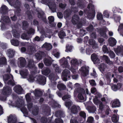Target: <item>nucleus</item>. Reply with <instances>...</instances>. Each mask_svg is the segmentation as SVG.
<instances>
[{"instance_id":"obj_40","label":"nucleus","mask_w":123,"mask_h":123,"mask_svg":"<svg viewBox=\"0 0 123 123\" xmlns=\"http://www.w3.org/2000/svg\"><path fill=\"white\" fill-rule=\"evenodd\" d=\"M20 74L22 76V78H27L28 74L27 70H25L24 71H21L20 72Z\"/></svg>"},{"instance_id":"obj_1","label":"nucleus","mask_w":123,"mask_h":123,"mask_svg":"<svg viewBox=\"0 0 123 123\" xmlns=\"http://www.w3.org/2000/svg\"><path fill=\"white\" fill-rule=\"evenodd\" d=\"M59 62L62 67L64 68H68L74 74L76 73L80 64L85 62L81 60L79 61L75 58H71L68 56L66 58H63Z\"/></svg>"},{"instance_id":"obj_19","label":"nucleus","mask_w":123,"mask_h":123,"mask_svg":"<svg viewBox=\"0 0 123 123\" xmlns=\"http://www.w3.org/2000/svg\"><path fill=\"white\" fill-rule=\"evenodd\" d=\"M36 13L38 18H42L43 21L45 22L46 21V18L43 11L39 9L38 10L36 11Z\"/></svg>"},{"instance_id":"obj_3","label":"nucleus","mask_w":123,"mask_h":123,"mask_svg":"<svg viewBox=\"0 0 123 123\" xmlns=\"http://www.w3.org/2000/svg\"><path fill=\"white\" fill-rule=\"evenodd\" d=\"M89 1L90 3L87 7L88 10L85 9L84 11V12L86 13L88 18L90 19H92L94 17L95 13L94 6L92 4V0H89Z\"/></svg>"},{"instance_id":"obj_49","label":"nucleus","mask_w":123,"mask_h":123,"mask_svg":"<svg viewBox=\"0 0 123 123\" xmlns=\"http://www.w3.org/2000/svg\"><path fill=\"white\" fill-rule=\"evenodd\" d=\"M73 47L70 45H67L66 47L65 51L67 52H71L72 51Z\"/></svg>"},{"instance_id":"obj_4","label":"nucleus","mask_w":123,"mask_h":123,"mask_svg":"<svg viewBox=\"0 0 123 123\" xmlns=\"http://www.w3.org/2000/svg\"><path fill=\"white\" fill-rule=\"evenodd\" d=\"M77 92L78 93V98L81 100H85L86 99V96L85 94V91L83 89L78 88L75 90L74 92V96H76V92Z\"/></svg>"},{"instance_id":"obj_45","label":"nucleus","mask_w":123,"mask_h":123,"mask_svg":"<svg viewBox=\"0 0 123 123\" xmlns=\"http://www.w3.org/2000/svg\"><path fill=\"white\" fill-rule=\"evenodd\" d=\"M71 12L69 10H66L64 13V18L66 19L71 14Z\"/></svg>"},{"instance_id":"obj_57","label":"nucleus","mask_w":123,"mask_h":123,"mask_svg":"<svg viewBox=\"0 0 123 123\" xmlns=\"http://www.w3.org/2000/svg\"><path fill=\"white\" fill-rule=\"evenodd\" d=\"M88 47L86 49V53L87 55H90L91 53L92 52V51L91 48L88 45Z\"/></svg>"},{"instance_id":"obj_24","label":"nucleus","mask_w":123,"mask_h":123,"mask_svg":"<svg viewBox=\"0 0 123 123\" xmlns=\"http://www.w3.org/2000/svg\"><path fill=\"white\" fill-rule=\"evenodd\" d=\"M14 91L17 93L18 94H21L22 93L23 91L21 86L17 85L15 87L13 88Z\"/></svg>"},{"instance_id":"obj_31","label":"nucleus","mask_w":123,"mask_h":123,"mask_svg":"<svg viewBox=\"0 0 123 123\" xmlns=\"http://www.w3.org/2000/svg\"><path fill=\"white\" fill-rule=\"evenodd\" d=\"M42 48H45L47 50H49L52 49V46L50 43H45L42 46Z\"/></svg>"},{"instance_id":"obj_2","label":"nucleus","mask_w":123,"mask_h":123,"mask_svg":"<svg viewBox=\"0 0 123 123\" xmlns=\"http://www.w3.org/2000/svg\"><path fill=\"white\" fill-rule=\"evenodd\" d=\"M16 98L17 100V101L15 102V103L13 101L10 102L8 103V104L12 106L19 108L24 114V116L26 117H27L28 112L24 105V101L21 100L18 97H16Z\"/></svg>"},{"instance_id":"obj_50","label":"nucleus","mask_w":123,"mask_h":123,"mask_svg":"<svg viewBox=\"0 0 123 123\" xmlns=\"http://www.w3.org/2000/svg\"><path fill=\"white\" fill-rule=\"evenodd\" d=\"M112 121L114 123H116L118 122L119 120V116H117L116 115H114L112 118Z\"/></svg>"},{"instance_id":"obj_38","label":"nucleus","mask_w":123,"mask_h":123,"mask_svg":"<svg viewBox=\"0 0 123 123\" xmlns=\"http://www.w3.org/2000/svg\"><path fill=\"white\" fill-rule=\"evenodd\" d=\"M6 63V59L5 57H2L0 58V67H2Z\"/></svg>"},{"instance_id":"obj_52","label":"nucleus","mask_w":123,"mask_h":123,"mask_svg":"<svg viewBox=\"0 0 123 123\" xmlns=\"http://www.w3.org/2000/svg\"><path fill=\"white\" fill-rule=\"evenodd\" d=\"M58 35L60 38H63L66 36L65 32L62 31H61L58 34Z\"/></svg>"},{"instance_id":"obj_32","label":"nucleus","mask_w":123,"mask_h":123,"mask_svg":"<svg viewBox=\"0 0 123 123\" xmlns=\"http://www.w3.org/2000/svg\"><path fill=\"white\" fill-rule=\"evenodd\" d=\"M44 52L41 51L35 54V57L37 60L39 61L42 59V56L44 55Z\"/></svg>"},{"instance_id":"obj_27","label":"nucleus","mask_w":123,"mask_h":123,"mask_svg":"<svg viewBox=\"0 0 123 123\" xmlns=\"http://www.w3.org/2000/svg\"><path fill=\"white\" fill-rule=\"evenodd\" d=\"M38 78L37 76L35 77L34 76L32 75H30L27 78L28 81L30 82H33L34 81H36L37 78Z\"/></svg>"},{"instance_id":"obj_62","label":"nucleus","mask_w":123,"mask_h":123,"mask_svg":"<svg viewBox=\"0 0 123 123\" xmlns=\"http://www.w3.org/2000/svg\"><path fill=\"white\" fill-rule=\"evenodd\" d=\"M28 24L25 21H24L23 22L22 28L23 29H25L27 27Z\"/></svg>"},{"instance_id":"obj_26","label":"nucleus","mask_w":123,"mask_h":123,"mask_svg":"<svg viewBox=\"0 0 123 123\" xmlns=\"http://www.w3.org/2000/svg\"><path fill=\"white\" fill-rule=\"evenodd\" d=\"M20 63L19 67L20 68L24 67L25 65L26 61L25 59L23 57H20L18 59Z\"/></svg>"},{"instance_id":"obj_21","label":"nucleus","mask_w":123,"mask_h":123,"mask_svg":"<svg viewBox=\"0 0 123 123\" xmlns=\"http://www.w3.org/2000/svg\"><path fill=\"white\" fill-rule=\"evenodd\" d=\"M108 31V30L105 27H104L100 30V34L101 36L107 39L108 37L106 35V32Z\"/></svg>"},{"instance_id":"obj_13","label":"nucleus","mask_w":123,"mask_h":123,"mask_svg":"<svg viewBox=\"0 0 123 123\" xmlns=\"http://www.w3.org/2000/svg\"><path fill=\"white\" fill-rule=\"evenodd\" d=\"M31 96L30 93H28L25 96L26 99L28 103V108L30 111H31L32 109V104L30 103L31 100Z\"/></svg>"},{"instance_id":"obj_64","label":"nucleus","mask_w":123,"mask_h":123,"mask_svg":"<svg viewBox=\"0 0 123 123\" xmlns=\"http://www.w3.org/2000/svg\"><path fill=\"white\" fill-rule=\"evenodd\" d=\"M104 16L106 18H108L109 17V14L107 11H105L103 13Z\"/></svg>"},{"instance_id":"obj_14","label":"nucleus","mask_w":123,"mask_h":123,"mask_svg":"<svg viewBox=\"0 0 123 123\" xmlns=\"http://www.w3.org/2000/svg\"><path fill=\"white\" fill-rule=\"evenodd\" d=\"M71 97V96L69 95H65L62 98V99L64 101L67 100L68 101L65 103V105L66 107L69 109L70 106L71 105L72 103V101L69 99Z\"/></svg>"},{"instance_id":"obj_33","label":"nucleus","mask_w":123,"mask_h":123,"mask_svg":"<svg viewBox=\"0 0 123 123\" xmlns=\"http://www.w3.org/2000/svg\"><path fill=\"white\" fill-rule=\"evenodd\" d=\"M10 21V19L7 16H4V15L2 16L1 18L0 21L1 22H2L3 23H9Z\"/></svg>"},{"instance_id":"obj_9","label":"nucleus","mask_w":123,"mask_h":123,"mask_svg":"<svg viewBox=\"0 0 123 123\" xmlns=\"http://www.w3.org/2000/svg\"><path fill=\"white\" fill-rule=\"evenodd\" d=\"M20 3L18 1H17L13 5L14 7L16 9V11L15 12V15L13 17H11V18L13 21L15 20L17 18L16 17V15H17L19 16L20 15V9L19 8V6H20Z\"/></svg>"},{"instance_id":"obj_28","label":"nucleus","mask_w":123,"mask_h":123,"mask_svg":"<svg viewBox=\"0 0 123 123\" xmlns=\"http://www.w3.org/2000/svg\"><path fill=\"white\" fill-rule=\"evenodd\" d=\"M122 84L120 83H117V85H113L111 86L112 89L114 91H116L121 87Z\"/></svg>"},{"instance_id":"obj_11","label":"nucleus","mask_w":123,"mask_h":123,"mask_svg":"<svg viewBox=\"0 0 123 123\" xmlns=\"http://www.w3.org/2000/svg\"><path fill=\"white\" fill-rule=\"evenodd\" d=\"M89 67L85 66L82 67L79 69V71L81 75L83 76H86L89 73Z\"/></svg>"},{"instance_id":"obj_25","label":"nucleus","mask_w":123,"mask_h":123,"mask_svg":"<svg viewBox=\"0 0 123 123\" xmlns=\"http://www.w3.org/2000/svg\"><path fill=\"white\" fill-rule=\"evenodd\" d=\"M16 121V117L14 116L11 115L8 117V123H15Z\"/></svg>"},{"instance_id":"obj_34","label":"nucleus","mask_w":123,"mask_h":123,"mask_svg":"<svg viewBox=\"0 0 123 123\" xmlns=\"http://www.w3.org/2000/svg\"><path fill=\"white\" fill-rule=\"evenodd\" d=\"M103 59L104 60H105L106 63L109 65L113 64V62L110 61L108 57L106 55H104L103 57Z\"/></svg>"},{"instance_id":"obj_44","label":"nucleus","mask_w":123,"mask_h":123,"mask_svg":"<svg viewBox=\"0 0 123 123\" xmlns=\"http://www.w3.org/2000/svg\"><path fill=\"white\" fill-rule=\"evenodd\" d=\"M11 44L14 46H17L19 44V42L17 40L12 39L10 41Z\"/></svg>"},{"instance_id":"obj_53","label":"nucleus","mask_w":123,"mask_h":123,"mask_svg":"<svg viewBox=\"0 0 123 123\" xmlns=\"http://www.w3.org/2000/svg\"><path fill=\"white\" fill-rule=\"evenodd\" d=\"M64 113L63 112L60 111L56 112L55 113V116L57 117L58 116L62 117H63L64 116Z\"/></svg>"},{"instance_id":"obj_30","label":"nucleus","mask_w":123,"mask_h":123,"mask_svg":"<svg viewBox=\"0 0 123 123\" xmlns=\"http://www.w3.org/2000/svg\"><path fill=\"white\" fill-rule=\"evenodd\" d=\"M84 0H78L77 5L78 7L82 9L84 8L85 5L84 3Z\"/></svg>"},{"instance_id":"obj_15","label":"nucleus","mask_w":123,"mask_h":123,"mask_svg":"<svg viewBox=\"0 0 123 123\" xmlns=\"http://www.w3.org/2000/svg\"><path fill=\"white\" fill-rule=\"evenodd\" d=\"M70 72L68 69H65L62 72V78L63 80L66 81L67 80V78H69L70 77Z\"/></svg>"},{"instance_id":"obj_8","label":"nucleus","mask_w":123,"mask_h":123,"mask_svg":"<svg viewBox=\"0 0 123 123\" xmlns=\"http://www.w3.org/2000/svg\"><path fill=\"white\" fill-rule=\"evenodd\" d=\"M101 97L102 95L100 93L97 92L96 94L95 98L93 100V102L95 104L99 105V108L100 110H102L103 107L102 103L99 99Z\"/></svg>"},{"instance_id":"obj_51","label":"nucleus","mask_w":123,"mask_h":123,"mask_svg":"<svg viewBox=\"0 0 123 123\" xmlns=\"http://www.w3.org/2000/svg\"><path fill=\"white\" fill-rule=\"evenodd\" d=\"M44 36L43 34L42 35L40 38L38 36H37L34 38L33 40V41H39L41 40V41H43V39L42 38L43 37V38H44Z\"/></svg>"},{"instance_id":"obj_54","label":"nucleus","mask_w":123,"mask_h":123,"mask_svg":"<svg viewBox=\"0 0 123 123\" xmlns=\"http://www.w3.org/2000/svg\"><path fill=\"white\" fill-rule=\"evenodd\" d=\"M57 87L59 90H64L66 88V86L62 84H60L58 85Z\"/></svg>"},{"instance_id":"obj_60","label":"nucleus","mask_w":123,"mask_h":123,"mask_svg":"<svg viewBox=\"0 0 123 123\" xmlns=\"http://www.w3.org/2000/svg\"><path fill=\"white\" fill-rule=\"evenodd\" d=\"M108 53H109V56L111 58H113L115 57V55L113 51L110 50Z\"/></svg>"},{"instance_id":"obj_59","label":"nucleus","mask_w":123,"mask_h":123,"mask_svg":"<svg viewBox=\"0 0 123 123\" xmlns=\"http://www.w3.org/2000/svg\"><path fill=\"white\" fill-rule=\"evenodd\" d=\"M12 34L13 36L16 38H18L20 37V35L17 33L16 31L13 30L12 31Z\"/></svg>"},{"instance_id":"obj_18","label":"nucleus","mask_w":123,"mask_h":123,"mask_svg":"<svg viewBox=\"0 0 123 123\" xmlns=\"http://www.w3.org/2000/svg\"><path fill=\"white\" fill-rule=\"evenodd\" d=\"M114 50L117 55H120L121 56L123 57V46H118L117 49L114 48Z\"/></svg>"},{"instance_id":"obj_41","label":"nucleus","mask_w":123,"mask_h":123,"mask_svg":"<svg viewBox=\"0 0 123 123\" xmlns=\"http://www.w3.org/2000/svg\"><path fill=\"white\" fill-rule=\"evenodd\" d=\"M43 94L42 92L39 89H36L35 90V95L37 97H38Z\"/></svg>"},{"instance_id":"obj_6","label":"nucleus","mask_w":123,"mask_h":123,"mask_svg":"<svg viewBox=\"0 0 123 123\" xmlns=\"http://www.w3.org/2000/svg\"><path fill=\"white\" fill-rule=\"evenodd\" d=\"M47 0H42L41 2L44 4H47L49 8L53 12H56V4L53 0H49L46 1Z\"/></svg>"},{"instance_id":"obj_37","label":"nucleus","mask_w":123,"mask_h":123,"mask_svg":"<svg viewBox=\"0 0 123 123\" xmlns=\"http://www.w3.org/2000/svg\"><path fill=\"white\" fill-rule=\"evenodd\" d=\"M80 107L78 106L74 105L72 107L71 110V112L74 114L76 113L78 111V110H80Z\"/></svg>"},{"instance_id":"obj_39","label":"nucleus","mask_w":123,"mask_h":123,"mask_svg":"<svg viewBox=\"0 0 123 123\" xmlns=\"http://www.w3.org/2000/svg\"><path fill=\"white\" fill-rule=\"evenodd\" d=\"M0 11L1 13L3 14H5L7 12V8L6 6L3 5L1 7Z\"/></svg>"},{"instance_id":"obj_35","label":"nucleus","mask_w":123,"mask_h":123,"mask_svg":"<svg viewBox=\"0 0 123 123\" xmlns=\"http://www.w3.org/2000/svg\"><path fill=\"white\" fill-rule=\"evenodd\" d=\"M15 51L12 49H9L7 50V54L8 57L10 58H12L14 55Z\"/></svg>"},{"instance_id":"obj_58","label":"nucleus","mask_w":123,"mask_h":123,"mask_svg":"<svg viewBox=\"0 0 123 123\" xmlns=\"http://www.w3.org/2000/svg\"><path fill=\"white\" fill-rule=\"evenodd\" d=\"M50 72V70L48 68H47L45 70H43L42 71V74L45 75H48Z\"/></svg>"},{"instance_id":"obj_43","label":"nucleus","mask_w":123,"mask_h":123,"mask_svg":"<svg viewBox=\"0 0 123 123\" xmlns=\"http://www.w3.org/2000/svg\"><path fill=\"white\" fill-rule=\"evenodd\" d=\"M50 80L51 81L52 80H55L57 79L58 78V77L56 75H54L53 74L50 75L49 77Z\"/></svg>"},{"instance_id":"obj_42","label":"nucleus","mask_w":123,"mask_h":123,"mask_svg":"<svg viewBox=\"0 0 123 123\" xmlns=\"http://www.w3.org/2000/svg\"><path fill=\"white\" fill-rule=\"evenodd\" d=\"M113 18L115 21L117 23H120V21L121 19V17L117 15L116 14L113 15Z\"/></svg>"},{"instance_id":"obj_23","label":"nucleus","mask_w":123,"mask_h":123,"mask_svg":"<svg viewBox=\"0 0 123 123\" xmlns=\"http://www.w3.org/2000/svg\"><path fill=\"white\" fill-rule=\"evenodd\" d=\"M108 42L110 46L113 47L116 45L117 41L113 37H111L109 39Z\"/></svg>"},{"instance_id":"obj_16","label":"nucleus","mask_w":123,"mask_h":123,"mask_svg":"<svg viewBox=\"0 0 123 123\" xmlns=\"http://www.w3.org/2000/svg\"><path fill=\"white\" fill-rule=\"evenodd\" d=\"M28 67L30 70L32 72L35 73L36 72L37 68L34 66L33 61L31 60H29L28 65Z\"/></svg>"},{"instance_id":"obj_22","label":"nucleus","mask_w":123,"mask_h":123,"mask_svg":"<svg viewBox=\"0 0 123 123\" xmlns=\"http://www.w3.org/2000/svg\"><path fill=\"white\" fill-rule=\"evenodd\" d=\"M112 107L113 108L119 107L120 106V102L118 99L114 100L111 102Z\"/></svg>"},{"instance_id":"obj_61","label":"nucleus","mask_w":123,"mask_h":123,"mask_svg":"<svg viewBox=\"0 0 123 123\" xmlns=\"http://www.w3.org/2000/svg\"><path fill=\"white\" fill-rule=\"evenodd\" d=\"M102 50L104 53H108L109 52V50L105 45L103 46L102 47Z\"/></svg>"},{"instance_id":"obj_5","label":"nucleus","mask_w":123,"mask_h":123,"mask_svg":"<svg viewBox=\"0 0 123 123\" xmlns=\"http://www.w3.org/2000/svg\"><path fill=\"white\" fill-rule=\"evenodd\" d=\"M11 92V90L10 87L5 86L2 92L1 96L0 98L1 100L3 101L5 100L6 99V96L10 94Z\"/></svg>"},{"instance_id":"obj_47","label":"nucleus","mask_w":123,"mask_h":123,"mask_svg":"<svg viewBox=\"0 0 123 123\" xmlns=\"http://www.w3.org/2000/svg\"><path fill=\"white\" fill-rule=\"evenodd\" d=\"M53 66L56 72L58 73H60L61 72V70L60 69L59 66L57 64H53Z\"/></svg>"},{"instance_id":"obj_29","label":"nucleus","mask_w":123,"mask_h":123,"mask_svg":"<svg viewBox=\"0 0 123 123\" xmlns=\"http://www.w3.org/2000/svg\"><path fill=\"white\" fill-rule=\"evenodd\" d=\"M44 62L45 65L47 66L50 65L52 63L51 58L49 57L48 58H45L44 60Z\"/></svg>"},{"instance_id":"obj_7","label":"nucleus","mask_w":123,"mask_h":123,"mask_svg":"<svg viewBox=\"0 0 123 123\" xmlns=\"http://www.w3.org/2000/svg\"><path fill=\"white\" fill-rule=\"evenodd\" d=\"M3 78L5 84L7 83L9 85H10L12 86L14 85L13 77L11 74H6L4 75Z\"/></svg>"},{"instance_id":"obj_12","label":"nucleus","mask_w":123,"mask_h":123,"mask_svg":"<svg viewBox=\"0 0 123 123\" xmlns=\"http://www.w3.org/2000/svg\"><path fill=\"white\" fill-rule=\"evenodd\" d=\"M79 18L78 15H74L72 19V23L74 24L77 25V27L78 28H80L82 27V24L80 22L78 21Z\"/></svg>"},{"instance_id":"obj_36","label":"nucleus","mask_w":123,"mask_h":123,"mask_svg":"<svg viewBox=\"0 0 123 123\" xmlns=\"http://www.w3.org/2000/svg\"><path fill=\"white\" fill-rule=\"evenodd\" d=\"M89 44L92 45L93 49L98 47V44L95 43V41L92 39H90L88 41Z\"/></svg>"},{"instance_id":"obj_46","label":"nucleus","mask_w":123,"mask_h":123,"mask_svg":"<svg viewBox=\"0 0 123 123\" xmlns=\"http://www.w3.org/2000/svg\"><path fill=\"white\" fill-rule=\"evenodd\" d=\"M118 31L123 36V24H121L119 26Z\"/></svg>"},{"instance_id":"obj_56","label":"nucleus","mask_w":123,"mask_h":123,"mask_svg":"<svg viewBox=\"0 0 123 123\" xmlns=\"http://www.w3.org/2000/svg\"><path fill=\"white\" fill-rule=\"evenodd\" d=\"M106 68V66L104 64H102L100 66V70L103 73V72L105 71Z\"/></svg>"},{"instance_id":"obj_20","label":"nucleus","mask_w":123,"mask_h":123,"mask_svg":"<svg viewBox=\"0 0 123 123\" xmlns=\"http://www.w3.org/2000/svg\"><path fill=\"white\" fill-rule=\"evenodd\" d=\"M91 59L94 64H99L100 61L98 55L95 54H93L91 56Z\"/></svg>"},{"instance_id":"obj_63","label":"nucleus","mask_w":123,"mask_h":123,"mask_svg":"<svg viewBox=\"0 0 123 123\" xmlns=\"http://www.w3.org/2000/svg\"><path fill=\"white\" fill-rule=\"evenodd\" d=\"M48 19L49 20V23L50 24H51L54 21V19L53 16H51L49 17L48 18Z\"/></svg>"},{"instance_id":"obj_55","label":"nucleus","mask_w":123,"mask_h":123,"mask_svg":"<svg viewBox=\"0 0 123 123\" xmlns=\"http://www.w3.org/2000/svg\"><path fill=\"white\" fill-rule=\"evenodd\" d=\"M97 18L98 20H102V21L103 22L105 21L104 20H102L103 18V17L102 14L101 13L98 12L97 13Z\"/></svg>"},{"instance_id":"obj_10","label":"nucleus","mask_w":123,"mask_h":123,"mask_svg":"<svg viewBox=\"0 0 123 123\" xmlns=\"http://www.w3.org/2000/svg\"><path fill=\"white\" fill-rule=\"evenodd\" d=\"M34 32V29L31 28H30L29 31H27V33L26 32H25L22 35L21 37L23 39L28 40L31 37H30L31 34L33 33Z\"/></svg>"},{"instance_id":"obj_17","label":"nucleus","mask_w":123,"mask_h":123,"mask_svg":"<svg viewBox=\"0 0 123 123\" xmlns=\"http://www.w3.org/2000/svg\"><path fill=\"white\" fill-rule=\"evenodd\" d=\"M38 77L37 78L36 81L38 82L39 84L42 85H44L46 83V78L44 76L39 75L37 76Z\"/></svg>"},{"instance_id":"obj_48","label":"nucleus","mask_w":123,"mask_h":123,"mask_svg":"<svg viewBox=\"0 0 123 123\" xmlns=\"http://www.w3.org/2000/svg\"><path fill=\"white\" fill-rule=\"evenodd\" d=\"M114 75L116 76V73L115 72H114L113 73H108L106 75V78L107 79H109V78L111 76L112 78H113L114 77Z\"/></svg>"}]
</instances>
